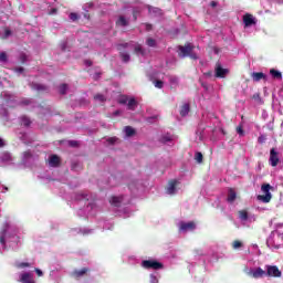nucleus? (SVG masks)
Returning <instances> with one entry per match:
<instances>
[{"label":"nucleus","instance_id":"obj_46","mask_svg":"<svg viewBox=\"0 0 283 283\" xmlns=\"http://www.w3.org/2000/svg\"><path fill=\"white\" fill-rule=\"evenodd\" d=\"M10 34H12V31L10 29H6L4 30V39H8V36H10Z\"/></svg>","mask_w":283,"mask_h":283},{"label":"nucleus","instance_id":"obj_31","mask_svg":"<svg viewBox=\"0 0 283 283\" xmlns=\"http://www.w3.org/2000/svg\"><path fill=\"white\" fill-rule=\"evenodd\" d=\"M59 92H60V94H62V95L67 94V84H62V85H60Z\"/></svg>","mask_w":283,"mask_h":283},{"label":"nucleus","instance_id":"obj_12","mask_svg":"<svg viewBox=\"0 0 283 283\" xmlns=\"http://www.w3.org/2000/svg\"><path fill=\"white\" fill-rule=\"evenodd\" d=\"M20 282L22 283H36L34 282V277L32 276V274H30V272H24L20 275Z\"/></svg>","mask_w":283,"mask_h":283},{"label":"nucleus","instance_id":"obj_1","mask_svg":"<svg viewBox=\"0 0 283 283\" xmlns=\"http://www.w3.org/2000/svg\"><path fill=\"white\" fill-rule=\"evenodd\" d=\"M271 189H273V187L271 185L263 184L261 186V191L265 195H259L256 197V200H259L260 202H264V203L271 202V198H273V196L271 195Z\"/></svg>","mask_w":283,"mask_h":283},{"label":"nucleus","instance_id":"obj_41","mask_svg":"<svg viewBox=\"0 0 283 283\" xmlns=\"http://www.w3.org/2000/svg\"><path fill=\"white\" fill-rule=\"evenodd\" d=\"M232 247H233V249H240V247H242V242L235 240V241L232 243Z\"/></svg>","mask_w":283,"mask_h":283},{"label":"nucleus","instance_id":"obj_38","mask_svg":"<svg viewBox=\"0 0 283 283\" xmlns=\"http://www.w3.org/2000/svg\"><path fill=\"white\" fill-rule=\"evenodd\" d=\"M135 53L136 54H145V51H143V46L137 45V46H135Z\"/></svg>","mask_w":283,"mask_h":283},{"label":"nucleus","instance_id":"obj_26","mask_svg":"<svg viewBox=\"0 0 283 283\" xmlns=\"http://www.w3.org/2000/svg\"><path fill=\"white\" fill-rule=\"evenodd\" d=\"M153 84L157 90H163V87H165V82H163V80H154Z\"/></svg>","mask_w":283,"mask_h":283},{"label":"nucleus","instance_id":"obj_4","mask_svg":"<svg viewBox=\"0 0 283 283\" xmlns=\"http://www.w3.org/2000/svg\"><path fill=\"white\" fill-rule=\"evenodd\" d=\"M142 266L144 269H153L154 271H159V269H163V263L155 261V260H144L142 262Z\"/></svg>","mask_w":283,"mask_h":283},{"label":"nucleus","instance_id":"obj_54","mask_svg":"<svg viewBox=\"0 0 283 283\" xmlns=\"http://www.w3.org/2000/svg\"><path fill=\"white\" fill-rule=\"evenodd\" d=\"M6 143L0 138V147H4Z\"/></svg>","mask_w":283,"mask_h":283},{"label":"nucleus","instance_id":"obj_45","mask_svg":"<svg viewBox=\"0 0 283 283\" xmlns=\"http://www.w3.org/2000/svg\"><path fill=\"white\" fill-rule=\"evenodd\" d=\"M69 146H70V147H78V142H76V140H70V142H69Z\"/></svg>","mask_w":283,"mask_h":283},{"label":"nucleus","instance_id":"obj_48","mask_svg":"<svg viewBox=\"0 0 283 283\" xmlns=\"http://www.w3.org/2000/svg\"><path fill=\"white\" fill-rule=\"evenodd\" d=\"M15 72H17L18 74H23V72H25V69H23V67H18V69H15Z\"/></svg>","mask_w":283,"mask_h":283},{"label":"nucleus","instance_id":"obj_29","mask_svg":"<svg viewBox=\"0 0 283 283\" xmlns=\"http://www.w3.org/2000/svg\"><path fill=\"white\" fill-rule=\"evenodd\" d=\"M203 156H202V153H196L195 154V160L196 163H198L199 165L202 164V160H203Z\"/></svg>","mask_w":283,"mask_h":283},{"label":"nucleus","instance_id":"obj_13","mask_svg":"<svg viewBox=\"0 0 283 283\" xmlns=\"http://www.w3.org/2000/svg\"><path fill=\"white\" fill-rule=\"evenodd\" d=\"M177 185H178L177 180H170L168 182L167 193H169V196H174V193H176V186Z\"/></svg>","mask_w":283,"mask_h":283},{"label":"nucleus","instance_id":"obj_44","mask_svg":"<svg viewBox=\"0 0 283 283\" xmlns=\"http://www.w3.org/2000/svg\"><path fill=\"white\" fill-rule=\"evenodd\" d=\"M237 133H239L240 136H244V129L242 128V126L237 127Z\"/></svg>","mask_w":283,"mask_h":283},{"label":"nucleus","instance_id":"obj_27","mask_svg":"<svg viewBox=\"0 0 283 283\" xmlns=\"http://www.w3.org/2000/svg\"><path fill=\"white\" fill-rule=\"evenodd\" d=\"M239 218L244 221L249 220V212L247 210L239 211Z\"/></svg>","mask_w":283,"mask_h":283},{"label":"nucleus","instance_id":"obj_8","mask_svg":"<svg viewBox=\"0 0 283 283\" xmlns=\"http://www.w3.org/2000/svg\"><path fill=\"white\" fill-rule=\"evenodd\" d=\"M279 163H280V157L275 151V148H272L270 150V165L271 167H277Z\"/></svg>","mask_w":283,"mask_h":283},{"label":"nucleus","instance_id":"obj_21","mask_svg":"<svg viewBox=\"0 0 283 283\" xmlns=\"http://www.w3.org/2000/svg\"><path fill=\"white\" fill-rule=\"evenodd\" d=\"M109 202L113 207H120V202H123V197H112Z\"/></svg>","mask_w":283,"mask_h":283},{"label":"nucleus","instance_id":"obj_51","mask_svg":"<svg viewBox=\"0 0 283 283\" xmlns=\"http://www.w3.org/2000/svg\"><path fill=\"white\" fill-rule=\"evenodd\" d=\"M163 140H164V143H169V140H171V138L170 137H163Z\"/></svg>","mask_w":283,"mask_h":283},{"label":"nucleus","instance_id":"obj_24","mask_svg":"<svg viewBox=\"0 0 283 283\" xmlns=\"http://www.w3.org/2000/svg\"><path fill=\"white\" fill-rule=\"evenodd\" d=\"M20 120L21 125H23L24 127H30V125H32V120H30V117L28 116H22Z\"/></svg>","mask_w":283,"mask_h":283},{"label":"nucleus","instance_id":"obj_47","mask_svg":"<svg viewBox=\"0 0 283 283\" xmlns=\"http://www.w3.org/2000/svg\"><path fill=\"white\" fill-rule=\"evenodd\" d=\"M188 56H190L193 61H197V59H198V55L196 53H193V51L190 52V54Z\"/></svg>","mask_w":283,"mask_h":283},{"label":"nucleus","instance_id":"obj_40","mask_svg":"<svg viewBox=\"0 0 283 283\" xmlns=\"http://www.w3.org/2000/svg\"><path fill=\"white\" fill-rule=\"evenodd\" d=\"M20 105H32V99L24 98L20 102Z\"/></svg>","mask_w":283,"mask_h":283},{"label":"nucleus","instance_id":"obj_20","mask_svg":"<svg viewBox=\"0 0 283 283\" xmlns=\"http://www.w3.org/2000/svg\"><path fill=\"white\" fill-rule=\"evenodd\" d=\"M235 198H238L235 190H233V188H230L228 191V202H235Z\"/></svg>","mask_w":283,"mask_h":283},{"label":"nucleus","instance_id":"obj_6","mask_svg":"<svg viewBox=\"0 0 283 283\" xmlns=\"http://www.w3.org/2000/svg\"><path fill=\"white\" fill-rule=\"evenodd\" d=\"M248 275L254 280H260V277H264V275H266V271L262 270V268H256L255 270H250Z\"/></svg>","mask_w":283,"mask_h":283},{"label":"nucleus","instance_id":"obj_16","mask_svg":"<svg viewBox=\"0 0 283 283\" xmlns=\"http://www.w3.org/2000/svg\"><path fill=\"white\" fill-rule=\"evenodd\" d=\"M49 163L51 167H59L61 165V158L57 155H52Z\"/></svg>","mask_w":283,"mask_h":283},{"label":"nucleus","instance_id":"obj_34","mask_svg":"<svg viewBox=\"0 0 283 283\" xmlns=\"http://www.w3.org/2000/svg\"><path fill=\"white\" fill-rule=\"evenodd\" d=\"M17 269H28L30 268V263L29 262H21V263H17Z\"/></svg>","mask_w":283,"mask_h":283},{"label":"nucleus","instance_id":"obj_23","mask_svg":"<svg viewBox=\"0 0 283 283\" xmlns=\"http://www.w3.org/2000/svg\"><path fill=\"white\" fill-rule=\"evenodd\" d=\"M191 107L189 106V104H184L180 108V116H187V114H189Z\"/></svg>","mask_w":283,"mask_h":283},{"label":"nucleus","instance_id":"obj_56","mask_svg":"<svg viewBox=\"0 0 283 283\" xmlns=\"http://www.w3.org/2000/svg\"><path fill=\"white\" fill-rule=\"evenodd\" d=\"M52 12L55 13V12H56V9H52Z\"/></svg>","mask_w":283,"mask_h":283},{"label":"nucleus","instance_id":"obj_49","mask_svg":"<svg viewBox=\"0 0 283 283\" xmlns=\"http://www.w3.org/2000/svg\"><path fill=\"white\" fill-rule=\"evenodd\" d=\"M35 273L39 277H42L43 275V271L39 270V269H35Z\"/></svg>","mask_w":283,"mask_h":283},{"label":"nucleus","instance_id":"obj_53","mask_svg":"<svg viewBox=\"0 0 283 283\" xmlns=\"http://www.w3.org/2000/svg\"><path fill=\"white\" fill-rule=\"evenodd\" d=\"M146 30L149 32V30H151V24H146Z\"/></svg>","mask_w":283,"mask_h":283},{"label":"nucleus","instance_id":"obj_15","mask_svg":"<svg viewBox=\"0 0 283 283\" xmlns=\"http://www.w3.org/2000/svg\"><path fill=\"white\" fill-rule=\"evenodd\" d=\"M137 107H138V102L136 101V98L132 97L130 99H128L127 109H129L130 112H134L136 111Z\"/></svg>","mask_w":283,"mask_h":283},{"label":"nucleus","instance_id":"obj_7","mask_svg":"<svg viewBox=\"0 0 283 283\" xmlns=\"http://www.w3.org/2000/svg\"><path fill=\"white\" fill-rule=\"evenodd\" d=\"M214 72H216L217 78H224L227 76V74H229V69H223L222 65H220V63H218L216 65Z\"/></svg>","mask_w":283,"mask_h":283},{"label":"nucleus","instance_id":"obj_37","mask_svg":"<svg viewBox=\"0 0 283 283\" xmlns=\"http://www.w3.org/2000/svg\"><path fill=\"white\" fill-rule=\"evenodd\" d=\"M258 143H260V145H264V143H266V135L259 136Z\"/></svg>","mask_w":283,"mask_h":283},{"label":"nucleus","instance_id":"obj_33","mask_svg":"<svg viewBox=\"0 0 283 283\" xmlns=\"http://www.w3.org/2000/svg\"><path fill=\"white\" fill-rule=\"evenodd\" d=\"M128 102H129V97L127 96H122L118 99L119 105H127Z\"/></svg>","mask_w":283,"mask_h":283},{"label":"nucleus","instance_id":"obj_17","mask_svg":"<svg viewBox=\"0 0 283 283\" xmlns=\"http://www.w3.org/2000/svg\"><path fill=\"white\" fill-rule=\"evenodd\" d=\"M116 25H119L120 28H127V25H129V21L125 19V15H119V18L116 21Z\"/></svg>","mask_w":283,"mask_h":283},{"label":"nucleus","instance_id":"obj_52","mask_svg":"<svg viewBox=\"0 0 283 283\" xmlns=\"http://www.w3.org/2000/svg\"><path fill=\"white\" fill-rule=\"evenodd\" d=\"M85 64L88 65V67H92V61L86 60V61H85Z\"/></svg>","mask_w":283,"mask_h":283},{"label":"nucleus","instance_id":"obj_10","mask_svg":"<svg viewBox=\"0 0 283 283\" xmlns=\"http://www.w3.org/2000/svg\"><path fill=\"white\" fill-rule=\"evenodd\" d=\"M179 229L180 231H193L196 230V222L193 221L181 222Z\"/></svg>","mask_w":283,"mask_h":283},{"label":"nucleus","instance_id":"obj_14","mask_svg":"<svg viewBox=\"0 0 283 283\" xmlns=\"http://www.w3.org/2000/svg\"><path fill=\"white\" fill-rule=\"evenodd\" d=\"M252 80L258 83L260 81H266V74L262 72H254L252 73Z\"/></svg>","mask_w":283,"mask_h":283},{"label":"nucleus","instance_id":"obj_39","mask_svg":"<svg viewBox=\"0 0 283 283\" xmlns=\"http://www.w3.org/2000/svg\"><path fill=\"white\" fill-rule=\"evenodd\" d=\"M69 17H70L71 21H78V14L77 13L72 12V13H70Z\"/></svg>","mask_w":283,"mask_h":283},{"label":"nucleus","instance_id":"obj_43","mask_svg":"<svg viewBox=\"0 0 283 283\" xmlns=\"http://www.w3.org/2000/svg\"><path fill=\"white\" fill-rule=\"evenodd\" d=\"M117 140H118V137H109L107 139V143H109V145H114Z\"/></svg>","mask_w":283,"mask_h":283},{"label":"nucleus","instance_id":"obj_32","mask_svg":"<svg viewBox=\"0 0 283 283\" xmlns=\"http://www.w3.org/2000/svg\"><path fill=\"white\" fill-rule=\"evenodd\" d=\"M253 101H256V103H259L260 105H262V103H264L262 101V97L260 96V93H255L253 96H252Z\"/></svg>","mask_w":283,"mask_h":283},{"label":"nucleus","instance_id":"obj_42","mask_svg":"<svg viewBox=\"0 0 283 283\" xmlns=\"http://www.w3.org/2000/svg\"><path fill=\"white\" fill-rule=\"evenodd\" d=\"M0 244H6V230H2V235L0 237Z\"/></svg>","mask_w":283,"mask_h":283},{"label":"nucleus","instance_id":"obj_25","mask_svg":"<svg viewBox=\"0 0 283 283\" xmlns=\"http://www.w3.org/2000/svg\"><path fill=\"white\" fill-rule=\"evenodd\" d=\"M169 83L171 85V88L178 87V76L170 75Z\"/></svg>","mask_w":283,"mask_h":283},{"label":"nucleus","instance_id":"obj_55","mask_svg":"<svg viewBox=\"0 0 283 283\" xmlns=\"http://www.w3.org/2000/svg\"><path fill=\"white\" fill-rule=\"evenodd\" d=\"M118 114H120V111H115V112H114V115H115V116H118Z\"/></svg>","mask_w":283,"mask_h":283},{"label":"nucleus","instance_id":"obj_2","mask_svg":"<svg viewBox=\"0 0 283 283\" xmlns=\"http://www.w3.org/2000/svg\"><path fill=\"white\" fill-rule=\"evenodd\" d=\"M195 49H196V46H193L191 43H186L185 45H179L178 50H179L180 59H185V57L189 56V54H191V52H193Z\"/></svg>","mask_w":283,"mask_h":283},{"label":"nucleus","instance_id":"obj_50","mask_svg":"<svg viewBox=\"0 0 283 283\" xmlns=\"http://www.w3.org/2000/svg\"><path fill=\"white\" fill-rule=\"evenodd\" d=\"M210 6H211V8H216L218 6V2L217 1H211Z\"/></svg>","mask_w":283,"mask_h":283},{"label":"nucleus","instance_id":"obj_22","mask_svg":"<svg viewBox=\"0 0 283 283\" xmlns=\"http://www.w3.org/2000/svg\"><path fill=\"white\" fill-rule=\"evenodd\" d=\"M270 74L272 77L276 78L277 81H282V72H280L275 69H271Z\"/></svg>","mask_w":283,"mask_h":283},{"label":"nucleus","instance_id":"obj_5","mask_svg":"<svg viewBox=\"0 0 283 283\" xmlns=\"http://www.w3.org/2000/svg\"><path fill=\"white\" fill-rule=\"evenodd\" d=\"M265 269V275H268V277H282V271H280L277 265H266Z\"/></svg>","mask_w":283,"mask_h":283},{"label":"nucleus","instance_id":"obj_35","mask_svg":"<svg viewBox=\"0 0 283 283\" xmlns=\"http://www.w3.org/2000/svg\"><path fill=\"white\" fill-rule=\"evenodd\" d=\"M20 63L22 64L28 63V55L25 53L20 54Z\"/></svg>","mask_w":283,"mask_h":283},{"label":"nucleus","instance_id":"obj_9","mask_svg":"<svg viewBox=\"0 0 283 283\" xmlns=\"http://www.w3.org/2000/svg\"><path fill=\"white\" fill-rule=\"evenodd\" d=\"M87 273H90L88 268H83L81 270H74L72 272V277H74V280H81V277H84V275H87Z\"/></svg>","mask_w":283,"mask_h":283},{"label":"nucleus","instance_id":"obj_11","mask_svg":"<svg viewBox=\"0 0 283 283\" xmlns=\"http://www.w3.org/2000/svg\"><path fill=\"white\" fill-rule=\"evenodd\" d=\"M243 23L245 28H251V25H255V18H253L252 14L247 13L245 15H243Z\"/></svg>","mask_w":283,"mask_h":283},{"label":"nucleus","instance_id":"obj_19","mask_svg":"<svg viewBox=\"0 0 283 283\" xmlns=\"http://www.w3.org/2000/svg\"><path fill=\"white\" fill-rule=\"evenodd\" d=\"M125 135L127 136V138H132V136H136V129H134V127L132 126H126L124 128Z\"/></svg>","mask_w":283,"mask_h":283},{"label":"nucleus","instance_id":"obj_30","mask_svg":"<svg viewBox=\"0 0 283 283\" xmlns=\"http://www.w3.org/2000/svg\"><path fill=\"white\" fill-rule=\"evenodd\" d=\"M146 44L148 45V48H156V40H154L153 38H148Z\"/></svg>","mask_w":283,"mask_h":283},{"label":"nucleus","instance_id":"obj_18","mask_svg":"<svg viewBox=\"0 0 283 283\" xmlns=\"http://www.w3.org/2000/svg\"><path fill=\"white\" fill-rule=\"evenodd\" d=\"M31 88L35 90V92H45V90H48V86L43 84L31 83Z\"/></svg>","mask_w":283,"mask_h":283},{"label":"nucleus","instance_id":"obj_28","mask_svg":"<svg viewBox=\"0 0 283 283\" xmlns=\"http://www.w3.org/2000/svg\"><path fill=\"white\" fill-rule=\"evenodd\" d=\"M94 101H97L98 103H105V101H107V98L103 94H96V95H94Z\"/></svg>","mask_w":283,"mask_h":283},{"label":"nucleus","instance_id":"obj_3","mask_svg":"<svg viewBox=\"0 0 283 283\" xmlns=\"http://www.w3.org/2000/svg\"><path fill=\"white\" fill-rule=\"evenodd\" d=\"M126 48H129V43H122L117 45V50L119 52V56L123 61V63H129L132 61V56L127 52H123V50H126Z\"/></svg>","mask_w":283,"mask_h":283},{"label":"nucleus","instance_id":"obj_36","mask_svg":"<svg viewBox=\"0 0 283 283\" xmlns=\"http://www.w3.org/2000/svg\"><path fill=\"white\" fill-rule=\"evenodd\" d=\"M0 61L6 63L8 61V54L6 52H0Z\"/></svg>","mask_w":283,"mask_h":283}]
</instances>
